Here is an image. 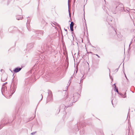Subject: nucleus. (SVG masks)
Listing matches in <instances>:
<instances>
[{"instance_id":"1","label":"nucleus","mask_w":135,"mask_h":135,"mask_svg":"<svg viewBox=\"0 0 135 135\" xmlns=\"http://www.w3.org/2000/svg\"><path fill=\"white\" fill-rule=\"evenodd\" d=\"M75 95L78 96L79 95L78 93H76L74 94V95H70L66 98L65 100L66 105H65L63 104L61 105L60 107L57 114L60 112L61 109H65L66 107H68L72 106L73 105V103H75L77 101L76 100H75V99L76 98Z\"/></svg>"},{"instance_id":"2","label":"nucleus","mask_w":135,"mask_h":135,"mask_svg":"<svg viewBox=\"0 0 135 135\" xmlns=\"http://www.w3.org/2000/svg\"><path fill=\"white\" fill-rule=\"evenodd\" d=\"M12 84L13 85L12 88L11 89L10 93L11 95H12L15 92L16 89L17 88V80H14L13 78L12 79Z\"/></svg>"},{"instance_id":"3","label":"nucleus","mask_w":135,"mask_h":135,"mask_svg":"<svg viewBox=\"0 0 135 135\" xmlns=\"http://www.w3.org/2000/svg\"><path fill=\"white\" fill-rule=\"evenodd\" d=\"M124 7V6L122 4L119 3L116 7V8L118 11H120V12L123 9Z\"/></svg>"},{"instance_id":"4","label":"nucleus","mask_w":135,"mask_h":135,"mask_svg":"<svg viewBox=\"0 0 135 135\" xmlns=\"http://www.w3.org/2000/svg\"><path fill=\"white\" fill-rule=\"evenodd\" d=\"M18 30V28L12 26L9 28L8 31L11 33H13L15 32V31Z\"/></svg>"},{"instance_id":"5","label":"nucleus","mask_w":135,"mask_h":135,"mask_svg":"<svg viewBox=\"0 0 135 135\" xmlns=\"http://www.w3.org/2000/svg\"><path fill=\"white\" fill-rule=\"evenodd\" d=\"M48 96L47 98V101L49 102L52 99V93L50 90L48 91Z\"/></svg>"},{"instance_id":"6","label":"nucleus","mask_w":135,"mask_h":135,"mask_svg":"<svg viewBox=\"0 0 135 135\" xmlns=\"http://www.w3.org/2000/svg\"><path fill=\"white\" fill-rule=\"evenodd\" d=\"M22 68L17 67L15 68L13 71L15 73H17L20 71L21 70Z\"/></svg>"},{"instance_id":"7","label":"nucleus","mask_w":135,"mask_h":135,"mask_svg":"<svg viewBox=\"0 0 135 135\" xmlns=\"http://www.w3.org/2000/svg\"><path fill=\"white\" fill-rule=\"evenodd\" d=\"M7 79V75H3L2 76L1 79V80L3 82H4Z\"/></svg>"},{"instance_id":"8","label":"nucleus","mask_w":135,"mask_h":135,"mask_svg":"<svg viewBox=\"0 0 135 135\" xmlns=\"http://www.w3.org/2000/svg\"><path fill=\"white\" fill-rule=\"evenodd\" d=\"M6 89V88L5 86H4V85H3L1 89V91L2 94L3 92V91L4 92L5 89Z\"/></svg>"},{"instance_id":"9","label":"nucleus","mask_w":135,"mask_h":135,"mask_svg":"<svg viewBox=\"0 0 135 135\" xmlns=\"http://www.w3.org/2000/svg\"><path fill=\"white\" fill-rule=\"evenodd\" d=\"M131 32L133 33L135 35V27L131 30Z\"/></svg>"},{"instance_id":"10","label":"nucleus","mask_w":135,"mask_h":135,"mask_svg":"<svg viewBox=\"0 0 135 135\" xmlns=\"http://www.w3.org/2000/svg\"><path fill=\"white\" fill-rule=\"evenodd\" d=\"M39 34L42 35L43 34V31L42 30L40 31L39 32Z\"/></svg>"},{"instance_id":"11","label":"nucleus","mask_w":135,"mask_h":135,"mask_svg":"<svg viewBox=\"0 0 135 135\" xmlns=\"http://www.w3.org/2000/svg\"><path fill=\"white\" fill-rule=\"evenodd\" d=\"M23 18V17L22 16H20V17H16V19L18 20H22Z\"/></svg>"},{"instance_id":"12","label":"nucleus","mask_w":135,"mask_h":135,"mask_svg":"<svg viewBox=\"0 0 135 135\" xmlns=\"http://www.w3.org/2000/svg\"><path fill=\"white\" fill-rule=\"evenodd\" d=\"M114 88L115 89V91H116V92H117L118 93V94H119V92H118V89L116 88V86H115L114 87Z\"/></svg>"},{"instance_id":"13","label":"nucleus","mask_w":135,"mask_h":135,"mask_svg":"<svg viewBox=\"0 0 135 135\" xmlns=\"http://www.w3.org/2000/svg\"><path fill=\"white\" fill-rule=\"evenodd\" d=\"M74 23L73 22H71L70 25V27H73Z\"/></svg>"},{"instance_id":"14","label":"nucleus","mask_w":135,"mask_h":135,"mask_svg":"<svg viewBox=\"0 0 135 135\" xmlns=\"http://www.w3.org/2000/svg\"><path fill=\"white\" fill-rule=\"evenodd\" d=\"M83 76H83L82 77H81V80H80V83H81V82L82 83L83 82V80L85 78V77H83Z\"/></svg>"},{"instance_id":"15","label":"nucleus","mask_w":135,"mask_h":135,"mask_svg":"<svg viewBox=\"0 0 135 135\" xmlns=\"http://www.w3.org/2000/svg\"><path fill=\"white\" fill-rule=\"evenodd\" d=\"M126 93L125 92L124 93V94L123 95V96L122 97L123 98H125L126 97Z\"/></svg>"},{"instance_id":"16","label":"nucleus","mask_w":135,"mask_h":135,"mask_svg":"<svg viewBox=\"0 0 135 135\" xmlns=\"http://www.w3.org/2000/svg\"><path fill=\"white\" fill-rule=\"evenodd\" d=\"M70 29L71 31H73V27H70Z\"/></svg>"},{"instance_id":"17","label":"nucleus","mask_w":135,"mask_h":135,"mask_svg":"<svg viewBox=\"0 0 135 135\" xmlns=\"http://www.w3.org/2000/svg\"><path fill=\"white\" fill-rule=\"evenodd\" d=\"M46 51H49L50 50V47H48L47 48H46Z\"/></svg>"},{"instance_id":"18","label":"nucleus","mask_w":135,"mask_h":135,"mask_svg":"<svg viewBox=\"0 0 135 135\" xmlns=\"http://www.w3.org/2000/svg\"><path fill=\"white\" fill-rule=\"evenodd\" d=\"M112 28H113L114 31V34H116V31H115L114 28H113V27H112Z\"/></svg>"},{"instance_id":"19","label":"nucleus","mask_w":135,"mask_h":135,"mask_svg":"<svg viewBox=\"0 0 135 135\" xmlns=\"http://www.w3.org/2000/svg\"><path fill=\"white\" fill-rule=\"evenodd\" d=\"M100 132L101 133V135H104L103 132L102 131L100 130Z\"/></svg>"},{"instance_id":"20","label":"nucleus","mask_w":135,"mask_h":135,"mask_svg":"<svg viewBox=\"0 0 135 135\" xmlns=\"http://www.w3.org/2000/svg\"><path fill=\"white\" fill-rule=\"evenodd\" d=\"M118 94L120 95H121V96H122V97L123 96V94H122V93H119Z\"/></svg>"},{"instance_id":"21","label":"nucleus","mask_w":135,"mask_h":135,"mask_svg":"<svg viewBox=\"0 0 135 135\" xmlns=\"http://www.w3.org/2000/svg\"><path fill=\"white\" fill-rule=\"evenodd\" d=\"M36 132H32L31 134L32 135H33L34 134H35L36 133Z\"/></svg>"},{"instance_id":"22","label":"nucleus","mask_w":135,"mask_h":135,"mask_svg":"<svg viewBox=\"0 0 135 135\" xmlns=\"http://www.w3.org/2000/svg\"><path fill=\"white\" fill-rule=\"evenodd\" d=\"M69 17L70 18V19H71V14L70 13V12H69Z\"/></svg>"},{"instance_id":"23","label":"nucleus","mask_w":135,"mask_h":135,"mask_svg":"<svg viewBox=\"0 0 135 135\" xmlns=\"http://www.w3.org/2000/svg\"><path fill=\"white\" fill-rule=\"evenodd\" d=\"M119 67L117 69L115 70V71H116L117 72L118 71V69H119Z\"/></svg>"},{"instance_id":"24","label":"nucleus","mask_w":135,"mask_h":135,"mask_svg":"<svg viewBox=\"0 0 135 135\" xmlns=\"http://www.w3.org/2000/svg\"><path fill=\"white\" fill-rule=\"evenodd\" d=\"M71 83V80H70L69 81V82H68V83H69V85H70V84Z\"/></svg>"},{"instance_id":"25","label":"nucleus","mask_w":135,"mask_h":135,"mask_svg":"<svg viewBox=\"0 0 135 135\" xmlns=\"http://www.w3.org/2000/svg\"><path fill=\"white\" fill-rule=\"evenodd\" d=\"M109 76H110V78L111 79H112V80L113 81V78H112V77L110 75V74H109Z\"/></svg>"},{"instance_id":"26","label":"nucleus","mask_w":135,"mask_h":135,"mask_svg":"<svg viewBox=\"0 0 135 135\" xmlns=\"http://www.w3.org/2000/svg\"><path fill=\"white\" fill-rule=\"evenodd\" d=\"M41 100H42V98H43V97L42 95V94H41Z\"/></svg>"},{"instance_id":"27","label":"nucleus","mask_w":135,"mask_h":135,"mask_svg":"<svg viewBox=\"0 0 135 135\" xmlns=\"http://www.w3.org/2000/svg\"><path fill=\"white\" fill-rule=\"evenodd\" d=\"M125 74V77H126V79H127V80H128V79L127 78V76H126V75L125 74Z\"/></svg>"},{"instance_id":"28","label":"nucleus","mask_w":135,"mask_h":135,"mask_svg":"<svg viewBox=\"0 0 135 135\" xmlns=\"http://www.w3.org/2000/svg\"><path fill=\"white\" fill-rule=\"evenodd\" d=\"M95 55L96 56H97L98 58H100V56H99L98 55L96 54Z\"/></svg>"},{"instance_id":"29","label":"nucleus","mask_w":135,"mask_h":135,"mask_svg":"<svg viewBox=\"0 0 135 135\" xmlns=\"http://www.w3.org/2000/svg\"><path fill=\"white\" fill-rule=\"evenodd\" d=\"M64 30H65V31H67V30H66V29L65 28H64Z\"/></svg>"},{"instance_id":"30","label":"nucleus","mask_w":135,"mask_h":135,"mask_svg":"<svg viewBox=\"0 0 135 135\" xmlns=\"http://www.w3.org/2000/svg\"><path fill=\"white\" fill-rule=\"evenodd\" d=\"M113 85L114 86V87L115 86H116L115 85V84H113Z\"/></svg>"},{"instance_id":"31","label":"nucleus","mask_w":135,"mask_h":135,"mask_svg":"<svg viewBox=\"0 0 135 135\" xmlns=\"http://www.w3.org/2000/svg\"><path fill=\"white\" fill-rule=\"evenodd\" d=\"M7 82H6V83H4V84H3V85H4V84H7Z\"/></svg>"},{"instance_id":"32","label":"nucleus","mask_w":135,"mask_h":135,"mask_svg":"<svg viewBox=\"0 0 135 135\" xmlns=\"http://www.w3.org/2000/svg\"><path fill=\"white\" fill-rule=\"evenodd\" d=\"M111 102H112V104L113 105V102H112L113 100H112Z\"/></svg>"},{"instance_id":"33","label":"nucleus","mask_w":135,"mask_h":135,"mask_svg":"<svg viewBox=\"0 0 135 135\" xmlns=\"http://www.w3.org/2000/svg\"><path fill=\"white\" fill-rule=\"evenodd\" d=\"M10 70L12 72H13V71H12L11 70Z\"/></svg>"},{"instance_id":"34","label":"nucleus","mask_w":135,"mask_h":135,"mask_svg":"<svg viewBox=\"0 0 135 135\" xmlns=\"http://www.w3.org/2000/svg\"><path fill=\"white\" fill-rule=\"evenodd\" d=\"M49 53L50 54L51 53L50 51L49 52Z\"/></svg>"},{"instance_id":"35","label":"nucleus","mask_w":135,"mask_h":135,"mask_svg":"<svg viewBox=\"0 0 135 135\" xmlns=\"http://www.w3.org/2000/svg\"><path fill=\"white\" fill-rule=\"evenodd\" d=\"M2 70H3L2 69H1V71H2Z\"/></svg>"},{"instance_id":"36","label":"nucleus","mask_w":135,"mask_h":135,"mask_svg":"<svg viewBox=\"0 0 135 135\" xmlns=\"http://www.w3.org/2000/svg\"><path fill=\"white\" fill-rule=\"evenodd\" d=\"M131 43L130 44V45H129V46H130V45H131Z\"/></svg>"},{"instance_id":"37","label":"nucleus","mask_w":135,"mask_h":135,"mask_svg":"<svg viewBox=\"0 0 135 135\" xmlns=\"http://www.w3.org/2000/svg\"><path fill=\"white\" fill-rule=\"evenodd\" d=\"M109 72H110V69H109Z\"/></svg>"},{"instance_id":"38","label":"nucleus","mask_w":135,"mask_h":135,"mask_svg":"<svg viewBox=\"0 0 135 135\" xmlns=\"http://www.w3.org/2000/svg\"><path fill=\"white\" fill-rule=\"evenodd\" d=\"M124 11H126L125 10H124Z\"/></svg>"},{"instance_id":"39","label":"nucleus","mask_w":135,"mask_h":135,"mask_svg":"<svg viewBox=\"0 0 135 135\" xmlns=\"http://www.w3.org/2000/svg\"><path fill=\"white\" fill-rule=\"evenodd\" d=\"M126 10H127V11H128V10H127V9Z\"/></svg>"},{"instance_id":"40","label":"nucleus","mask_w":135,"mask_h":135,"mask_svg":"<svg viewBox=\"0 0 135 135\" xmlns=\"http://www.w3.org/2000/svg\"><path fill=\"white\" fill-rule=\"evenodd\" d=\"M28 45H27V47H28Z\"/></svg>"},{"instance_id":"41","label":"nucleus","mask_w":135,"mask_h":135,"mask_svg":"<svg viewBox=\"0 0 135 135\" xmlns=\"http://www.w3.org/2000/svg\"><path fill=\"white\" fill-rule=\"evenodd\" d=\"M134 41L135 42V39H134Z\"/></svg>"}]
</instances>
